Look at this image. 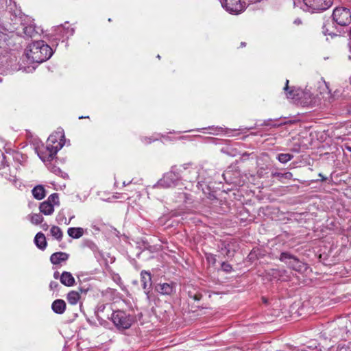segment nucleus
<instances>
[{
	"mask_svg": "<svg viewBox=\"0 0 351 351\" xmlns=\"http://www.w3.org/2000/svg\"><path fill=\"white\" fill-rule=\"evenodd\" d=\"M222 6L230 13L238 14L244 10L241 0H223Z\"/></svg>",
	"mask_w": 351,
	"mask_h": 351,
	"instance_id": "9d476101",
	"label": "nucleus"
},
{
	"mask_svg": "<svg viewBox=\"0 0 351 351\" xmlns=\"http://www.w3.org/2000/svg\"><path fill=\"white\" fill-rule=\"evenodd\" d=\"M304 351H306V350H304Z\"/></svg>",
	"mask_w": 351,
	"mask_h": 351,
	"instance_id": "5fc2aeb1",
	"label": "nucleus"
},
{
	"mask_svg": "<svg viewBox=\"0 0 351 351\" xmlns=\"http://www.w3.org/2000/svg\"><path fill=\"white\" fill-rule=\"evenodd\" d=\"M50 233L51 236L57 239L58 241H61L63 237V233L61 229L56 226H53L50 229Z\"/></svg>",
	"mask_w": 351,
	"mask_h": 351,
	"instance_id": "393cba45",
	"label": "nucleus"
},
{
	"mask_svg": "<svg viewBox=\"0 0 351 351\" xmlns=\"http://www.w3.org/2000/svg\"><path fill=\"white\" fill-rule=\"evenodd\" d=\"M221 269L227 273H230L232 270V267L229 263L223 262L221 263Z\"/></svg>",
	"mask_w": 351,
	"mask_h": 351,
	"instance_id": "473e14b6",
	"label": "nucleus"
},
{
	"mask_svg": "<svg viewBox=\"0 0 351 351\" xmlns=\"http://www.w3.org/2000/svg\"><path fill=\"white\" fill-rule=\"evenodd\" d=\"M39 158L45 164L47 167L56 174L62 173L58 165L64 160L60 159L57 155H38Z\"/></svg>",
	"mask_w": 351,
	"mask_h": 351,
	"instance_id": "6e6552de",
	"label": "nucleus"
},
{
	"mask_svg": "<svg viewBox=\"0 0 351 351\" xmlns=\"http://www.w3.org/2000/svg\"><path fill=\"white\" fill-rule=\"evenodd\" d=\"M339 351H351L350 348L348 346L343 345L339 346Z\"/></svg>",
	"mask_w": 351,
	"mask_h": 351,
	"instance_id": "e433bc0d",
	"label": "nucleus"
},
{
	"mask_svg": "<svg viewBox=\"0 0 351 351\" xmlns=\"http://www.w3.org/2000/svg\"><path fill=\"white\" fill-rule=\"evenodd\" d=\"M183 195H184V197L186 199H188V197H187V194H186V193H183Z\"/></svg>",
	"mask_w": 351,
	"mask_h": 351,
	"instance_id": "49530a36",
	"label": "nucleus"
},
{
	"mask_svg": "<svg viewBox=\"0 0 351 351\" xmlns=\"http://www.w3.org/2000/svg\"><path fill=\"white\" fill-rule=\"evenodd\" d=\"M348 149L351 152V148L349 147H347Z\"/></svg>",
	"mask_w": 351,
	"mask_h": 351,
	"instance_id": "09e8293b",
	"label": "nucleus"
},
{
	"mask_svg": "<svg viewBox=\"0 0 351 351\" xmlns=\"http://www.w3.org/2000/svg\"><path fill=\"white\" fill-rule=\"evenodd\" d=\"M157 58L160 59V56L159 55H158Z\"/></svg>",
	"mask_w": 351,
	"mask_h": 351,
	"instance_id": "8fccbe9b",
	"label": "nucleus"
},
{
	"mask_svg": "<svg viewBox=\"0 0 351 351\" xmlns=\"http://www.w3.org/2000/svg\"><path fill=\"white\" fill-rule=\"evenodd\" d=\"M216 146L219 147L218 150L222 154H232L236 152L235 148H233L231 145L222 140L219 141L218 143H216Z\"/></svg>",
	"mask_w": 351,
	"mask_h": 351,
	"instance_id": "dca6fc26",
	"label": "nucleus"
},
{
	"mask_svg": "<svg viewBox=\"0 0 351 351\" xmlns=\"http://www.w3.org/2000/svg\"><path fill=\"white\" fill-rule=\"evenodd\" d=\"M180 174L173 169L164 174L163 177L160 179L157 183L153 185L152 188H164L167 189L177 186L181 180Z\"/></svg>",
	"mask_w": 351,
	"mask_h": 351,
	"instance_id": "20e7f679",
	"label": "nucleus"
},
{
	"mask_svg": "<svg viewBox=\"0 0 351 351\" xmlns=\"http://www.w3.org/2000/svg\"><path fill=\"white\" fill-rule=\"evenodd\" d=\"M51 308L56 314H62L66 310V303L63 300L57 299L52 302Z\"/></svg>",
	"mask_w": 351,
	"mask_h": 351,
	"instance_id": "2eb2a0df",
	"label": "nucleus"
},
{
	"mask_svg": "<svg viewBox=\"0 0 351 351\" xmlns=\"http://www.w3.org/2000/svg\"><path fill=\"white\" fill-rule=\"evenodd\" d=\"M39 210L44 215H50L54 212V207L52 204L45 201L40 204Z\"/></svg>",
	"mask_w": 351,
	"mask_h": 351,
	"instance_id": "aec40b11",
	"label": "nucleus"
},
{
	"mask_svg": "<svg viewBox=\"0 0 351 351\" xmlns=\"http://www.w3.org/2000/svg\"><path fill=\"white\" fill-rule=\"evenodd\" d=\"M47 202H49L50 204H52L53 206L54 205H58L59 204V197L58 193H52L50 195L47 199L46 200Z\"/></svg>",
	"mask_w": 351,
	"mask_h": 351,
	"instance_id": "cd10ccee",
	"label": "nucleus"
},
{
	"mask_svg": "<svg viewBox=\"0 0 351 351\" xmlns=\"http://www.w3.org/2000/svg\"><path fill=\"white\" fill-rule=\"evenodd\" d=\"M79 292L75 291H71L68 293L66 299L68 302L71 305H75L80 300Z\"/></svg>",
	"mask_w": 351,
	"mask_h": 351,
	"instance_id": "5701e85b",
	"label": "nucleus"
},
{
	"mask_svg": "<svg viewBox=\"0 0 351 351\" xmlns=\"http://www.w3.org/2000/svg\"><path fill=\"white\" fill-rule=\"evenodd\" d=\"M34 243L38 248L42 250H45L47 247V241L45 234L42 232L37 233L34 238Z\"/></svg>",
	"mask_w": 351,
	"mask_h": 351,
	"instance_id": "f3484780",
	"label": "nucleus"
},
{
	"mask_svg": "<svg viewBox=\"0 0 351 351\" xmlns=\"http://www.w3.org/2000/svg\"><path fill=\"white\" fill-rule=\"evenodd\" d=\"M187 172L189 173V176L185 174L184 176V180L189 181L191 182L197 181V187L198 189H201L204 193H205L202 186V182H204L207 180V178L205 176V170L203 168H198L197 167L190 168Z\"/></svg>",
	"mask_w": 351,
	"mask_h": 351,
	"instance_id": "423d86ee",
	"label": "nucleus"
},
{
	"mask_svg": "<svg viewBox=\"0 0 351 351\" xmlns=\"http://www.w3.org/2000/svg\"><path fill=\"white\" fill-rule=\"evenodd\" d=\"M350 84H351V76H350Z\"/></svg>",
	"mask_w": 351,
	"mask_h": 351,
	"instance_id": "864d4df0",
	"label": "nucleus"
},
{
	"mask_svg": "<svg viewBox=\"0 0 351 351\" xmlns=\"http://www.w3.org/2000/svg\"><path fill=\"white\" fill-rule=\"evenodd\" d=\"M29 220L33 224L38 225L43 221L44 218L40 213H36L29 216Z\"/></svg>",
	"mask_w": 351,
	"mask_h": 351,
	"instance_id": "a878e982",
	"label": "nucleus"
},
{
	"mask_svg": "<svg viewBox=\"0 0 351 351\" xmlns=\"http://www.w3.org/2000/svg\"><path fill=\"white\" fill-rule=\"evenodd\" d=\"M156 140V138L152 139V138L143 137L142 141L146 143H150L152 141Z\"/></svg>",
	"mask_w": 351,
	"mask_h": 351,
	"instance_id": "4c0bfd02",
	"label": "nucleus"
},
{
	"mask_svg": "<svg viewBox=\"0 0 351 351\" xmlns=\"http://www.w3.org/2000/svg\"><path fill=\"white\" fill-rule=\"evenodd\" d=\"M302 8L305 10L314 12L324 11L329 8L332 4V0H303Z\"/></svg>",
	"mask_w": 351,
	"mask_h": 351,
	"instance_id": "0eeeda50",
	"label": "nucleus"
},
{
	"mask_svg": "<svg viewBox=\"0 0 351 351\" xmlns=\"http://www.w3.org/2000/svg\"><path fill=\"white\" fill-rule=\"evenodd\" d=\"M333 28L334 25L333 23H332L329 19H328L326 21L323 22L322 27V33L324 35H332L334 34L333 32Z\"/></svg>",
	"mask_w": 351,
	"mask_h": 351,
	"instance_id": "412c9836",
	"label": "nucleus"
},
{
	"mask_svg": "<svg viewBox=\"0 0 351 351\" xmlns=\"http://www.w3.org/2000/svg\"><path fill=\"white\" fill-rule=\"evenodd\" d=\"M65 141V136L62 132H56L48 137L46 146L39 140H34L29 145V147L35 154H44L45 149L49 154H57L64 145Z\"/></svg>",
	"mask_w": 351,
	"mask_h": 351,
	"instance_id": "f257e3e1",
	"label": "nucleus"
},
{
	"mask_svg": "<svg viewBox=\"0 0 351 351\" xmlns=\"http://www.w3.org/2000/svg\"><path fill=\"white\" fill-rule=\"evenodd\" d=\"M34 197L38 200L43 199L45 195V189L42 185H37L32 190Z\"/></svg>",
	"mask_w": 351,
	"mask_h": 351,
	"instance_id": "6ab92c4d",
	"label": "nucleus"
},
{
	"mask_svg": "<svg viewBox=\"0 0 351 351\" xmlns=\"http://www.w3.org/2000/svg\"><path fill=\"white\" fill-rule=\"evenodd\" d=\"M332 20L340 26H348L351 23V10L346 7H337L332 12Z\"/></svg>",
	"mask_w": 351,
	"mask_h": 351,
	"instance_id": "39448f33",
	"label": "nucleus"
},
{
	"mask_svg": "<svg viewBox=\"0 0 351 351\" xmlns=\"http://www.w3.org/2000/svg\"><path fill=\"white\" fill-rule=\"evenodd\" d=\"M61 283L66 287H72L75 280L73 275L69 271H63L60 277Z\"/></svg>",
	"mask_w": 351,
	"mask_h": 351,
	"instance_id": "4468645a",
	"label": "nucleus"
},
{
	"mask_svg": "<svg viewBox=\"0 0 351 351\" xmlns=\"http://www.w3.org/2000/svg\"><path fill=\"white\" fill-rule=\"evenodd\" d=\"M89 290L88 287H79V291L81 293L86 294Z\"/></svg>",
	"mask_w": 351,
	"mask_h": 351,
	"instance_id": "58836bf2",
	"label": "nucleus"
},
{
	"mask_svg": "<svg viewBox=\"0 0 351 351\" xmlns=\"http://www.w3.org/2000/svg\"><path fill=\"white\" fill-rule=\"evenodd\" d=\"M141 281L145 293L147 295V299H149V289L152 287V276L150 273L146 271H142L141 273Z\"/></svg>",
	"mask_w": 351,
	"mask_h": 351,
	"instance_id": "9b49d317",
	"label": "nucleus"
},
{
	"mask_svg": "<svg viewBox=\"0 0 351 351\" xmlns=\"http://www.w3.org/2000/svg\"><path fill=\"white\" fill-rule=\"evenodd\" d=\"M293 158V155H278V160L282 163H286L291 160Z\"/></svg>",
	"mask_w": 351,
	"mask_h": 351,
	"instance_id": "c756f323",
	"label": "nucleus"
},
{
	"mask_svg": "<svg viewBox=\"0 0 351 351\" xmlns=\"http://www.w3.org/2000/svg\"><path fill=\"white\" fill-rule=\"evenodd\" d=\"M133 180H134L132 179V180H131L130 181H129L128 182H126L125 181H124V182H123V186H128V185H129V184H130L133 183Z\"/></svg>",
	"mask_w": 351,
	"mask_h": 351,
	"instance_id": "a19ab883",
	"label": "nucleus"
},
{
	"mask_svg": "<svg viewBox=\"0 0 351 351\" xmlns=\"http://www.w3.org/2000/svg\"><path fill=\"white\" fill-rule=\"evenodd\" d=\"M62 28L64 29H66V37H69V36H71L73 35V32H74V30L73 28H69V27H62Z\"/></svg>",
	"mask_w": 351,
	"mask_h": 351,
	"instance_id": "c9c22d12",
	"label": "nucleus"
},
{
	"mask_svg": "<svg viewBox=\"0 0 351 351\" xmlns=\"http://www.w3.org/2000/svg\"><path fill=\"white\" fill-rule=\"evenodd\" d=\"M53 54V50L43 40L32 42L27 50V57L32 62L42 63L49 59Z\"/></svg>",
	"mask_w": 351,
	"mask_h": 351,
	"instance_id": "f03ea898",
	"label": "nucleus"
},
{
	"mask_svg": "<svg viewBox=\"0 0 351 351\" xmlns=\"http://www.w3.org/2000/svg\"><path fill=\"white\" fill-rule=\"evenodd\" d=\"M67 233L71 238L79 239L83 235L84 230L82 228H69Z\"/></svg>",
	"mask_w": 351,
	"mask_h": 351,
	"instance_id": "4be33fe9",
	"label": "nucleus"
},
{
	"mask_svg": "<svg viewBox=\"0 0 351 351\" xmlns=\"http://www.w3.org/2000/svg\"><path fill=\"white\" fill-rule=\"evenodd\" d=\"M60 274H59V272H58V271H55V272L53 273V278H54L55 279H58V278H60Z\"/></svg>",
	"mask_w": 351,
	"mask_h": 351,
	"instance_id": "ea45409f",
	"label": "nucleus"
},
{
	"mask_svg": "<svg viewBox=\"0 0 351 351\" xmlns=\"http://www.w3.org/2000/svg\"><path fill=\"white\" fill-rule=\"evenodd\" d=\"M47 228H48V225H47V224L45 223V224H43V228L44 230H47Z\"/></svg>",
	"mask_w": 351,
	"mask_h": 351,
	"instance_id": "c03bdc74",
	"label": "nucleus"
},
{
	"mask_svg": "<svg viewBox=\"0 0 351 351\" xmlns=\"http://www.w3.org/2000/svg\"><path fill=\"white\" fill-rule=\"evenodd\" d=\"M2 82V78H1V77H0V82Z\"/></svg>",
	"mask_w": 351,
	"mask_h": 351,
	"instance_id": "603ef678",
	"label": "nucleus"
},
{
	"mask_svg": "<svg viewBox=\"0 0 351 351\" xmlns=\"http://www.w3.org/2000/svg\"><path fill=\"white\" fill-rule=\"evenodd\" d=\"M279 259L295 271H300L304 267L303 263L297 257L287 252H282Z\"/></svg>",
	"mask_w": 351,
	"mask_h": 351,
	"instance_id": "1a4fd4ad",
	"label": "nucleus"
},
{
	"mask_svg": "<svg viewBox=\"0 0 351 351\" xmlns=\"http://www.w3.org/2000/svg\"><path fill=\"white\" fill-rule=\"evenodd\" d=\"M69 254L66 252H58L52 254L50 257V261L53 265H59L68 260Z\"/></svg>",
	"mask_w": 351,
	"mask_h": 351,
	"instance_id": "ddd939ff",
	"label": "nucleus"
},
{
	"mask_svg": "<svg viewBox=\"0 0 351 351\" xmlns=\"http://www.w3.org/2000/svg\"><path fill=\"white\" fill-rule=\"evenodd\" d=\"M206 258L209 264L214 265L216 263L215 256L213 254H206Z\"/></svg>",
	"mask_w": 351,
	"mask_h": 351,
	"instance_id": "2f4dec72",
	"label": "nucleus"
},
{
	"mask_svg": "<svg viewBox=\"0 0 351 351\" xmlns=\"http://www.w3.org/2000/svg\"><path fill=\"white\" fill-rule=\"evenodd\" d=\"M261 125H264V126H271V127H278L279 125L278 124H273L271 123V119H269L267 121H265L263 122V123L261 124Z\"/></svg>",
	"mask_w": 351,
	"mask_h": 351,
	"instance_id": "72a5a7b5",
	"label": "nucleus"
},
{
	"mask_svg": "<svg viewBox=\"0 0 351 351\" xmlns=\"http://www.w3.org/2000/svg\"><path fill=\"white\" fill-rule=\"evenodd\" d=\"M156 290L162 295H171L176 291L175 284L160 283L156 287Z\"/></svg>",
	"mask_w": 351,
	"mask_h": 351,
	"instance_id": "f8f14e48",
	"label": "nucleus"
},
{
	"mask_svg": "<svg viewBox=\"0 0 351 351\" xmlns=\"http://www.w3.org/2000/svg\"><path fill=\"white\" fill-rule=\"evenodd\" d=\"M59 287V284L58 282H56V281H51L49 284V288L51 290H56Z\"/></svg>",
	"mask_w": 351,
	"mask_h": 351,
	"instance_id": "f704fd0d",
	"label": "nucleus"
},
{
	"mask_svg": "<svg viewBox=\"0 0 351 351\" xmlns=\"http://www.w3.org/2000/svg\"><path fill=\"white\" fill-rule=\"evenodd\" d=\"M319 176L322 177V181H324V180H326V178L324 177V176H322V173H319Z\"/></svg>",
	"mask_w": 351,
	"mask_h": 351,
	"instance_id": "37998d69",
	"label": "nucleus"
},
{
	"mask_svg": "<svg viewBox=\"0 0 351 351\" xmlns=\"http://www.w3.org/2000/svg\"><path fill=\"white\" fill-rule=\"evenodd\" d=\"M113 324L119 330H125L131 327L134 322V317L123 311H114L110 317Z\"/></svg>",
	"mask_w": 351,
	"mask_h": 351,
	"instance_id": "7ed1b4c3",
	"label": "nucleus"
},
{
	"mask_svg": "<svg viewBox=\"0 0 351 351\" xmlns=\"http://www.w3.org/2000/svg\"><path fill=\"white\" fill-rule=\"evenodd\" d=\"M246 46V43L245 42H241V47H245Z\"/></svg>",
	"mask_w": 351,
	"mask_h": 351,
	"instance_id": "a18cd8bd",
	"label": "nucleus"
},
{
	"mask_svg": "<svg viewBox=\"0 0 351 351\" xmlns=\"http://www.w3.org/2000/svg\"><path fill=\"white\" fill-rule=\"evenodd\" d=\"M8 160L5 155H0V169L8 166Z\"/></svg>",
	"mask_w": 351,
	"mask_h": 351,
	"instance_id": "7c9ffc66",
	"label": "nucleus"
},
{
	"mask_svg": "<svg viewBox=\"0 0 351 351\" xmlns=\"http://www.w3.org/2000/svg\"><path fill=\"white\" fill-rule=\"evenodd\" d=\"M350 51L351 52V45H350Z\"/></svg>",
	"mask_w": 351,
	"mask_h": 351,
	"instance_id": "3c124183",
	"label": "nucleus"
},
{
	"mask_svg": "<svg viewBox=\"0 0 351 351\" xmlns=\"http://www.w3.org/2000/svg\"><path fill=\"white\" fill-rule=\"evenodd\" d=\"M284 90L286 93L287 98L291 99H298L299 98V90L295 89L293 87L289 86V80H287L285 82V86Z\"/></svg>",
	"mask_w": 351,
	"mask_h": 351,
	"instance_id": "a211bd4d",
	"label": "nucleus"
},
{
	"mask_svg": "<svg viewBox=\"0 0 351 351\" xmlns=\"http://www.w3.org/2000/svg\"><path fill=\"white\" fill-rule=\"evenodd\" d=\"M294 23L295 24H297V25H300L302 23V21L301 19H296L295 21H294Z\"/></svg>",
	"mask_w": 351,
	"mask_h": 351,
	"instance_id": "79ce46f5",
	"label": "nucleus"
},
{
	"mask_svg": "<svg viewBox=\"0 0 351 351\" xmlns=\"http://www.w3.org/2000/svg\"><path fill=\"white\" fill-rule=\"evenodd\" d=\"M117 293L114 290L109 289L103 293L104 297H106L107 299L111 300L116 295Z\"/></svg>",
	"mask_w": 351,
	"mask_h": 351,
	"instance_id": "c85d7f7f",
	"label": "nucleus"
},
{
	"mask_svg": "<svg viewBox=\"0 0 351 351\" xmlns=\"http://www.w3.org/2000/svg\"><path fill=\"white\" fill-rule=\"evenodd\" d=\"M23 33L27 37L33 38L38 34L34 25L30 24L23 27Z\"/></svg>",
	"mask_w": 351,
	"mask_h": 351,
	"instance_id": "b1692460",
	"label": "nucleus"
},
{
	"mask_svg": "<svg viewBox=\"0 0 351 351\" xmlns=\"http://www.w3.org/2000/svg\"><path fill=\"white\" fill-rule=\"evenodd\" d=\"M83 118H88V117H79V119H83Z\"/></svg>",
	"mask_w": 351,
	"mask_h": 351,
	"instance_id": "de8ad7c7",
	"label": "nucleus"
},
{
	"mask_svg": "<svg viewBox=\"0 0 351 351\" xmlns=\"http://www.w3.org/2000/svg\"><path fill=\"white\" fill-rule=\"evenodd\" d=\"M99 309L101 310V317L102 319L109 317V315H110V309L108 304H101Z\"/></svg>",
	"mask_w": 351,
	"mask_h": 351,
	"instance_id": "bb28decb",
	"label": "nucleus"
}]
</instances>
